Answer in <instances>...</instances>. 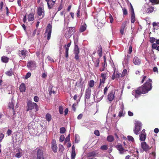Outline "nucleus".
Wrapping results in <instances>:
<instances>
[{
  "instance_id": "obj_1",
  "label": "nucleus",
  "mask_w": 159,
  "mask_h": 159,
  "mask_svg": "<svg viewBox=\"0 0 159 159\" xmlns=\"http://www.w3.org/2000/svg\"><path fill=\"white\" fill-rule=\"evenodd\" d=\"M152 80L148 79L143 85L135 90H134L132 92V94L136 98H138L141 93H146L152 89Z\"/></svg>"
},
{
  "instance_id": "obj_2",
  "label": "nucleus",
  "mask_w": 159,
  "mask_h": 159,
  "mask_svg": "<svg viewBox=\"0 0 159 159\" xmlns=\"http://www.w3.org/2000/svg\"><path fill=\"white\" fill-rule=\"evenodd\" d=\"M27 111L32 110V109H34L35 111H37L39 110V106L37 104L30 101L27 102Z\"/></svg>"
},
{
  "instance_id": "obj_3",
  "label": "nucleus",
  "mask_w": 159,
  "mask_h": 159,
  "mask_svg": "<svg viewBox=\"0 0 159 159\" xmlns=\"http://www.w3.org/2000/svg\"><path fill=\"white\" fill-rule=\"evenodd\" d=\"M37 159H44V149L43 147L37 148L36 149Z\"/></svg>"
},
{
  "instance_id": "obj_4",
  "label": "nucleus",
  "mask_w": 159,
  "mask_h": 159,
  "mask_svg": "<svg viewBox=\"0 0 159 159\" xmlns=\"http://www.w3.org/2000/svg\"><path fill=\"white\" fill-rule=\"evenodd\" d=\"M134 128V133L136 134H139V132L141 130L142 127L141 122L139 121H135Z\"/></svg>"
},
{
  "instance_id": "obj_5",
  "label": "nucleus",
  "mask_w": 159,
  "mask_h": 159,
  "mask_svg": "<svg viewBox=\"0 0 159 159\" xmlns=\"http://www.w3.org/2000/svg\"><path fill=\"white\" fill-rule=\"evenodd\" d=\"M52 31V25L50 24H48L46 28V30L44 33V37H47L48 40L50 39Z\"/></svg>"
},
{
  "instance_id": "obj_6",
  "label": "nucleus",
  "mask_w": 159,
  "mask_h": 159,
  "mask_svg": "<svg viewBox=\"0 0 159 159\" xmlns=\"http://www.w3.org/2000/svg\"><path fill=\"white\" fill-rule=\"evenodd\" d=\"M123 65L124 68V70L122 72V73L121 75V77L124 76L127 74V71L126 68H128L129 67V66L128 65V61L127 59H126L123 62Z\"/></svg>"
},
{
  "instance_id": "obj_7",
  "label": "nucleus",
  "mask_w": 159,
  "mask_h": 159,
  "mask_svg": "<svg viewBox=\"0 0 159 159\" xmlns=\"http://www.w3.org/2000/svg\"><path fill=\"white\" fill-rule=\"evenodd\" d=\"M108 71L106 72L105 73L102 72L101 74V78L99 85V87L102 86L103 84L105 82L108 75Z\"/></svg>"
},
{
  "instance_id": "obj_8",
  "label": "nucleus",
  "mask_w": 159,
  "mask_h": 159,
  "mask_svg": "<svg viewBox=\"0 0 159 159\" xmlns=\"http://www.w3.org/2000/svg\"><path fill=\"white\" fill-rule=\"evenodd\" d=\"M18 54L22 59H24L26 56H30L29 52L26 50H20L19 51Z\"/></svg>"
},
{
  "instance_id": "obj_9",
  "label": "nucleus",
  "mask_w": 159,
  "mask_h": 159,
  "mask_svg": "<svg viewBox=\"0 0 159 159\" xmlns=\"http://www.w3.org/2000/svg\"><path fill=\"white\" fill-rule=\"evenodd\" d=\"M27 66L28 68L31 70L35 69L36 67V64L35 61H28Z\"/></svg>"
},
{
  "instance_id": "obj_10",
  "label": "nucleus",
  "mask_w": 159,
  "mask_h": 159,
  "mask_svg": "<svg viewBox=\"0 0 159 159\" xmlns=\"http://www.w3.org/2000/svg\"><path fill=\"white\" fill-rule=\"evenodd\" d=\"M141 146L143 150L145 152L148 151L151 148L145 142H142Z\"/></svg>"
},
{
  "instance_id": "obj_11",
  "label": "nucleus",
  "mask_w": 159,
  "mask_h": 159,
  "mask_svg": "<svg viewBox=\"0 0 159 159\" xmlns=\"http://www.w3.org/2000/svg\"><path fill=\"white\" fill-rule=\"evenodd\" d=\"M51 149L53 152H57L58 148L56 144V140L53 139L51 143Z\"/></svg>"
},
{
  "instance_id": "obj_12",
  "label": "nucleus",
  "mask_w": 159,
  "mask_h": 159,
  "mask_svg": "<svg viewBox=\"0 0 159 159\" xmlns=\"http://www.w3.org/2000/svg\"><path fill=\"white\" fill-rule=\"evenodd\" d=\"M37 13L39 16H42L41 18H43L44 16V10L42 7H38L37 9Z\"/></svg>"
},
{
  "instance_id": "obj_13",
  "label": "nucleus",
  "mask_w": 159,
  "mask_h": 159,
  "mask_svg": "<svg viewBox=\"0 0 159 159\" xmlns=\"http://www.w3.org/2000/svg\"><path fill=\"white\" fill-rule=\"evenodd\" d=\"M115 91L112 90L109 93L108 95V99L109 101H112L115 98Z\"/></svg>"
},
{
  "instance_id": "obj_14",
  "label": "nucleus",
  "mask_w": 159,
  "mask_h": 159,
  "mask_svg": "<svg viewBox=\"0 0 159 159\" xmlns=\"http://www.w3.org/2000/svg\"><path fill=\"white\" fill-rule=\"evenodd\" d=\"M91 89L90 88H88L86 89L85 94V98L86 99H89L91 94Z\"/></svg>"
},
{
  "instance_id": "obj_15",
  "label": "nucleus",
  "mask_w": 159,
  "mask_h": 159,
  "mask_svg": "<svg viewBox=\"0 0 159 159\" xmlns=\"http://www.w3.org/2000/svg\"><path fill=\"white\" fill-rule=\"evenodd\" d=\"M133 61L135 65H140L141 64V60L138 57L135 56L133 58Z\"/></svg>"
},
{
  "instance_id": "obj_16",
  "label": "nucleus",
  "mask_w": 159,
  "mask_h": 159,
  "mask_svg": "<svg viewBox=\"0 0 159 159\" xmlns=\"http://www.w3.org/2000/svg\"><path fill=\"white\" fill-rule=\"evenodd\" d=\"M130 5L131 6V22L133 23H134L135 22V14L134 13L133 7L131 3H130Z\"/></svg>"
},
{
  "instance_id": "obj_17",
  "label": "nucleus",
  "mask_w": 159,
  "mask_h": 159,
  "mask_svg": "<svg viewBox=\"0 0 159 159\" xmlns=\"http://www.w3.org/2000/svg\"><path fill=\"white\" fill-rule=\"evenodd\" d=\"M17 153L15 155V157L20 158L22 156V150L20 148H18L16 149Z\"/></svg>"
},
{
  "instance_id": "obj_18",
  "label": "nucleus",
  "mask_w": 159,
  "mask_h": 159,
  "mask_svg": "<svg viewBox=\"0 0 159 159\" xmlns=\"http://www.w3.org/2000/svg\"><path fill=\"white\" fill-rule=\"evenodd\" d=\"M87 27V25L85 22H83L81 24V25L79 31L80 32H83L85 30Z\"/></svg>"
},
{
  "instance_id": "obj_19",
  "label": "nucleus",
  "mask_w": 159,
  "mask_h": 159,
  "mask_svg": "<svg viewBox=\"0 0 159 159\" xmlns=\"http://www.w3.org/2000/svg\"><path fill=\"white\" fill-rule=\"evenodd\" d=\"M34 15L33 13H30L27 16V19L29 21H32L34 20Z\"/></svg>"
},
{
  "instance_id": "obj_20",
  "label": "nucleus",
  "mask_w": 159,
  "mask_h": 159,
  "mask_svg": "<svg viewBox=\"0 0 159 159\" xmlns=\"http://www.w3.org/2000/svg\"><path fill=\"white\" fill-rule=\"evenodd\" d=\"M19 89L21 92H24L26 90V86L24 83H21Z\"/></svg>"
},
{
  "instance_id": "obj_21",
  "label": "nucleus",
  "mask_w": 159,
  "mask_h": 159,
  "mask_svg": "<svg viewBox=\"0 0 159 159\" xmlns=\"http://www.w3.org/2000/svg\"><path fill=\"white\" fill-rule=\"evenodd\" d=\"M140 140L141 141H144L145 140L146 138V135H144L142 132L139 135Z\"/></svg>"
},
{
  "instance_id": "obj_22",
  "label": "nucleus",
  "mask_w": 159,
  "mask_h": 159,
  "mask_svg": "<svg viewBox=\"0 0 159 159\" xmlns=\"http://www.w3.org/2000/svg\"><path fill=\"white\" fill-rule=\"evenodd\" d=\"M55 3V1L52 0H49L48 2V7L49 9L52 8L53 6Z\"/></svg>"
},
{
  "instance_id": "obj_23",
  "label": "nucleus",
  "mask_w": 159,
  "mask_h": 159,
  "mask_svg": "<svg viewBox=\"0 0 159 159\" xmlns=\"http://www.w3.org/2000/svg\"><path fill=\"white\" fill-rule=\"evenodd\" d=\"M45 119L49 122L52 119V116L50 113H47L45 116Z\"/></svg>"
},
{
  "instance_id": "obj_24",
  "label": "nucleus",
  "mask_w": 159,
  "mask_h": 159,
  "mask_svg": "<svg viewBox=\"0 0 159 159\" xmlns=\"http://www.w3.org/2000/svg\"><path fill=\"white\" fill-rule=\"evenodd\" d=\"M8 106L10 108H11L12 109L13 112H14L15 111L14 110V101L13 99H11V102H9Z\"/></svg>"
},
{
  "instance_id": "obj_25",
  "label": "nucleus",
  "mask_w": 159,
  "mask_h": 159,
  "mask_svg": "<svg viewBox=\"0 0 159 159\" xmlns=\"http://www.w3.org/2000/svg\"><path fill=\"white\" fill-rule=\"evenodd\" d=\"M116 147L120 153H123L124 149L121 145H117L116 146Z\"/></svg>"
},
{
  "instance_id": "obj_26",
  "label": "nucleus",
  "mask_w": 159,
  "mask_h": 159,
  "mask_svg": "<svg viewBox=\"0 0 159 159\" xmlns=\"http://www.w3.org/2000/svg\"><path fill=\"white\" fill-rule=\"evenodd\" d=\"M155 43H153L152 44V47L153 48H157V44H159V39H157L155 41Z\"/></svg>"
},
{
  "instance_id": "obj_27",
  "label": "nucleus",
  "mask_w": 159,
  "mask_h": 159,
  "mask_svg": "<svg viewBox=\"0 0 159 159\" xmlns=\"http://www.w3.org/2000/svg\"><path fill=\"white\" fill-rule=\"evenodd\" d=\"M1 61L3 62L7 63L9 61V59L7 57L3 56L1 57Z\"/></svg>"
},
{
  "instance_id": "obj_28",
  "label": "nucleus",
  "mask_w": 159,
  "mask_h": 159,
  "mask_svg": "<svg viewBox=\"0 0 159 159\" xmlns=\"http://www.w3.org/2000/svg\"><path fill=\"white\" fill-rule=\"evenodd\" d=\"M124 116V114L123 113V105L122 104L121 110H120L118 116L120 117L122 116Z\"/></svg>"
},
{
  "instance_id": "obj_29",
  "label": "nucleus",
  "mask_w": 159,
  "mask_h": 159,
  "mask_svg": "<svg viewBox=\"0 0 159 159\" xmlns=\"http://www.w3.org/2000/svg\"><path fill=\"white\" fill-rule=\"evenodd\" d=\"M98 53L100 57H102V47L101 46H99V47H98Z\"/></svg>"
},
{
  "instance_id": "obj_30",
  "label": "nucleus",
  "mask_w": 159,
  "mask_h": 159,
  "mask_svg": "<svg viewBox=\"0 0 159 159\" xmlns=\"http://www.w3.org/2000/svg\"><path fill=\"white\" fill-rule=\"evenodd\" d=\"M79 48L77 45H75L74 49V54H79Z\"/></svg>"
},
{
  "instance_id": "obj_31",
  "label": "nucleus",
  "mask_w": 159,
  "mask_h": 159,
  "mask_svg": "<svg viewBox=\"0 0 159 159\" xmlns=\"http://www.w3.org/2000/svg\"><path fill=\"white\" fill-rule=\"evenodd\" d=\"M114 138L112 135H108L107 138V139L109 142H111L113 141Z\"/></svg>"
},
{
  "instance_id": "obj_32",
  "label": "nucleus",
  "mask_w": 159,
  "mask_h": 159,
  "mask_svg": "<svg viewBox=\"0 0 159 159\" xmlns=\"http://www.w3.org/2000/svg\"><path fill=\"white\" fill-rule=\"evenodd\" d=\"M154 8L153 7H149L147 8V13H151V12H152V11H154Z\"/></svg>"
},
{
  "instance_id": "obj_33",
  "label": "nucleus",
  "mask_w": 159,
  "mask_h": 159,
  "mask_svg": "<svg viewBox=\"0 0 159 159\" xmlns=\"http://www.w3.org/2000/svg\"><path fill=\"white\" fill-rule=\"evenodd\" d=\"M6 74L8 76L12 75L13 74L12 69H10V70H9L6 72Z\"/></svg>"
},
{
  "instance_id": "obj_34",
  "label": "nucleus",
  "mask_w": 159,
  "mask_h": 159,
  "mask_svg": "<svg viewBox=\"0 0 159 159\" xmlns=\"http://www.w3.org/2000/svg\"><path fill=\"white\" fill-rule=\"evenodd\" d=\"M127 138L128 140L129 141H131L132 142H134V137L131 136V135H128L127 136Z\"/></svg>"
},
{
  "instance_id": "obj_35",
  "label": "nucleus",
  "mask_w": 159,
  "mask_h": 159,
  "mask_svg": "<svg viewBox=\"0 0 159 159\" xmlns=\"http://www.w3.org/2000/svg\"><path fill=\"white\" fill-rule=\"evenodd\" d=\"M64 150V147L62 145L60 144L59 146V150L61 152H63Z\"/></svg>"
},
{
  "instance_id": "obj_36",
  "label": "nucleus",
  "mask_w": 159,
  "mask_h": 159,
  "mask_svg": "<svg viewBox=\"0 0 159 159\" xmlns=\"http://www.w3.org/2000/svg\"><path fill=\"white\" fill-rule=\"evenodd\" d=\"M75 150H72L71 153V159H74L75 157Z\"/></svg>"
},
{
  "instance_id": "obj_37",
  "label": "nucleus",
  "mask_w": 159,
  "mask_h": 159,
  "mask_svg": "<svg viewBox=\"0 0 159 159\" xmlns=\"http://www.w3.org/2000/svg\"><path fill=\"white\" fill-rule=\"evenodd\" d=\"M127 23L128 21H127V20H125L122 23L121 26L122 28L124 30L126 26Z\"/></svg>"
},
{
  "instance_id": "obj_38",
  "label": "nucleus",
  "mask_w": 159,
  "mask_h": 159,
  "mask_svg": "<svg viewBox=\"0 0 159 159\" xmlns=\"http://www.w3.org/2000/svg\"><path fill=\"white\" fill-rule=\"evenodd\" d=\"M89 84L90 87H93L94 84V81L93 80H91L89 82Z\"/></svg>"
},
{
  "instance_id": "obj_39",
  "label": "nucleus",
  "mask_w": 159,
  "mask_h": 159,
  "mask_svg": "<svg viewBox=\"0 0 159 159\" xmlns=\"http://www.w3.org/2000/svg\"><path fill=\"white\" fill-rule=\"evenodd\" d=\"M96 153L95 152H92L88 154V155L89 157H93L96 155Z\"/></svg>"
},
{
  "instance_id": "obj_40",
  "label": "nucleus",
  "mask_w": 159,
  "mask_h": 159,
  "mask_svg": "<svg viewBox=\"0 0 159 159\" xmlns=\"http://www.w3.org/2000/svg\"><path fill=\"white\" fill-rule=\"evenodd\" d=\"M66 131V129L64 127H61L60 129V133L61 134L64 133Z\"/></svg>"
},
{
  "instance_id": "obj_41",
  "label": "nucleus",
  "mask_w": 159,
  "mask_h": 159,
  "mask_svg": "<svg viewBox=\"0 0 159 159\" xmlns=\"http://www.w3.org/2000/svg\"><path fill=\"white\" fill-rule=\"evenodd\" d=\"M3 115L2 112H0V123H2L3 121L2 117Z\"/></svg>"
},
{
  "instance_id": "obj_42",
  "label": "nucleus",
  "mask_w": 159,
  "mask_h": 159,
  "mask_svg": "<svg viewBox=\"0 0 159 159\" xmlns=\"http://www.w3.org/2000/svg\"><path fill=\"white\" fill-rule=\"evenodd\" d=\"M60 114H62L63 113V109L62 106H60L59 108Z\"/></svg>"
},
{
  "instance_id": "obj_43",
  "label": "nucleus",
  "mask_w": 159,
  "mask_h": 159,
  "mask_svg": "<svg viewBox=\"0 0 159 159\" xmlns=\"http://www.w3.org/2000/svg\"><path fill=\"white\" fill-rule=\"evenodd\" d=\"M122 9L123 12V14L124 15H126L127 14L128 12L126 9L125 8V7H122Z\"/></svg>"
},
{
  "instance_id": "obj_44",
  "label": "nucleus",
  "mask_w": 159,
  "mask_h": 159,
  "mask_svg": "<svg viewBox=\"0 0 159 159\" xmlns=\"http://www.w3.org/2000/svg\"><path fill=\"white\" fill-rule=\"evenodd\" d=\"M65 138V137L63 135H60V137L59 141H61V142H62L64 140Z\"/></svg>"
},
{
  "instance_id": "obj_45",
  "label": "nucleus",
  "mask_w": 159,
  "mask_h": 159,
  "mask_svg": "<svg viewBox=\"0 0 159 159\" xmlns=\"http://www.w3.org/2000/svg\"><path fill=\"white\" fill-rule=\"evenodd\" d=\"M156 41V39L154 37H150V42L151 43H154V42H155Z\"/></svg>"
},
{
  "instance_id": "obj_46",
  "label": "nucleus",
  "mask_w": 159,
  "mask_h": 159,
  "mask_svg": "<svg viewBox=\"0 0 159 159\" xmlns=\"http://www.w3.org/2000/svg\"><path fill=\"white\" fill-rule=\"evenodd\" d=\"M69 48H67L66 47V57L67 58L69 56Z\"/></svg>"
},
{
  "instance_id": "obj_47",
  "label": "nucleus",
  "mask_w": 159,
  "mask_h": 159,
  "mask_svg": "<svg viewBox=\"0 0 159 159\" xmlns=\"http://www.w3.org/2000/svg\"><path fill=\"white\" fill-rule=\"evenodd\" d=\"M108 88L109 87H107V86L104 88V94H107Z\"/></svg>"
},
{
  "instance_id": "obj_48",
  "label": "nucleus",
  "mask_w": 159,
  "mask_h": 159,
  "mask_svg": "<svg viewBox=\"0 0 159 159\" xmlns=\"http://www.w3.org/2000/svg\"><path fill=\"white\" fill-rule=\"evenodd\" d=\"M153 3L158 4L159 3V0H150Z\"/></svg>"
},
{
  "instance_id": "obj_49",
  "label": "nucleus",
  "mask_w": 159,
  "mask_h": 159,
  "mask_svg": "<svg viewBox=\"0 0 159 159\" xmlns=\"http://www.w3.org/2000/svg\"><path fill=\"white\" fill-rule=\"evenodd\" d=\"M31 75V73H30V72L27 73L26 74V75H25V79H28V78L30 77V76Z\"/></svg>"
},
{
  "instance_id": "obj_50",
  "label": "nucleus",
  "mask_w": 159,
  "mask_h": 159,
  "mask_svg": "<svg viewBox=\"0 0 159 159\" xmlns=\"http://www.w3.org/2000/svg\"><path fill=\"white\" fill-rule=\"evenodd\" d=\"M100 63V60L99 58H98V59H96V67H98V66H99V64Z\"/></svg>"
},
{
  "instance_id": "obj_51",
  "label": "nucleus",
  "mask_w": 159,
  "mask_h": 159,
  "mask_svg": "<svg viewBox=\"0 0 159 159\" xmlns=\"http://www.w3.org/2000/svg\"><path fill=\"white\" fill-rule=\"evenodd\" d=\"M101 148L102 150H107V145L102 146Z\"/></svg>"
},
{
  "instance_id": "obj_52",
  "label": "nucleus",
  "mask_w": 159,
  "mask_h": 159,
  "mask_svg": "<svg viewBox=\"0 0 159 159\" xmlns=\"http://www.w3.org/2000/svg\"><path fill=\"white\" fill-rule=\"evenodd\" d=\"M4 135L2 133H0V142H1L2 140L3 139L4 137Z\"/></svg>"
},
{
  "instance_id": "obj_53",
  "label": "nucleus",
  "mask_w": 159,
  "mask_h": 159,
  "mask_svg": "<svg viewBox=\"0 0 159 159\" xmlns=\"http://www.w3.org/2000/svg\"><path fill=\"white\" fill-rule=\"evenodd\" d=\"M70 134H69L68 135L67 137L65 139V142H67V141H70Z\"/></svg>"
},
{
  "instance_id": "obj_54",
  "label": "nucleus",
  "mask_w": 159,
  "mask_h": 159,
  "mask_svg": "<svg viewBox=\"0 0 159 159\" xmlns=\"http://www.w3.org/2000/svg\"><path fill=\"white\" fill-rule=\"evenodd\" d=\"M132 51V46L130 45L129 48L128 53L129 54H131Z\"/></svg>"
},
{
  "instance_id": "obj_55",
  "label": "nucleus",
  "mask_w": 159,
  "mask_h": 159,
  "mask_svg": "<svg viewBox=\"0 0 159 159\" xmlns=\"http://www.w3.org/2000/svg\"><path fill=\"white\" fill-rule=\"evenodd\" d=\"M48 91L50 95H51L52 93L54 94L55 93V91H52V89H49Z\"/></svg>"
},
{
  "instance_id": "obj_56",
  "label": "nucleus",
  "mask_w": 159,
  "mask_h": 159,
  "mask_svg": "<svg viewBox=\"0 0 159 159\" xmlns=\"http://www.w3.org/2000/svg\"><path fill=\"white\" fill-rule=\"evenodd\" d=\"M39 98L37 96H35L34 97V101L36 102H37L39 101Z\"/></svg>"
},
{
  "instance_id": "obj_57",
  "label": "nucleus",
  "mask_w": 159,
  "mask_h": 159,
  "mask_svg": "<svg viewBox=\"0 0 159 159\" xmlns=\"http://www.w3.org/2000/svg\"><path fill=\"white\" fill-rule=\"evenodd\" d=\"M78 86L80 87H82L83 86V82L80 81L78 84Z\"/></svg>"
},
{
  "instance_id": "obj_58",
  "label": "nucleus",
  "mask_w": 159,
  "mask_h": 159,
  "mask_svg": "<svg viewBox=\"0 0 159 159\" xmlns=\"http://www.w3.org/2000/svg\"><path fill=\"white\" fill-rule=\"evenodd\" d=\"M48 59L51 62H54V60L52 57H51L48 56L47 57Z\"/></svg>"
},
{
  "instance_id": "obj_59",
  "label": "nucleus",
  "mask_w": 159,
  "mask_h": 159,
  "mask_svg": "<svg viewBox=\"0 0 159 159\" xmlns=\"http://www.w3.org/2000/svg\"><path fill=\"white\" fill-rule=\"evenodd\" d=\"M79 54H75V58L76 60H78L79 59Z\"/></svg>"
},
{
  "instance_id": "obj_60",
  "label": "nucleus",
  "mask_w": 159,
  "mask_h": 159,
  "mask_svg": "<svg viewBox=\"0 0 159 159\" xmlns=\"http://www.w3.org/2000/svg\"><path fill=\"white\" fill-rule=\"evenodd\" d=\"M94 134L97 136H99L100 135L99 132L98 130H96L94 132Z\"/></svg>"
},
{
  "instance_id": "obj_61",
  "label": "nucleus",
  "mask_w": 159,
  "mask_h": 159,
  "mask_svg": "<svg viewBox=\"0 0 159 159\" xmlns=\"http://www.w3.org/2000/svg\"><path fill=\"white\" fill-rule=\"evenodd\" d=\"M11 133H12V131H11V129H8L7 132V134L8 135H11Z\"/></svg>"
},
{
  "instance_id": "obj_62",
  "label": "nucleus",
  "mask_w": 159,
  "mask_h": 159,
  "mask_svg": "<svg viewBox=\"0 0 159 159\" xmlns=\"http://www.w3.org/2000/svg\"><path fill=\"white\" fill-rule=\"evenodd\" d=\"M82 117H83V114H80L78 116L77 118L78 119H81V118Z\"/></svg>"
},
{
  "instance_id": "obj_63",
  "label": "nucleus",
  "mask_w": 159,
  "mask_h": 159,
  "mask_svg": "<svg viewBox=\"0 0 159 159\" xmlns=\"http://www.w3.org/2000/svg\"><path fill=\"white\" fill-rule=\"evenodd\" d=\"M120 32L121 34H123L124 33V30L122 26H121V28L120 30Z\"/></svg>"
},
{
  "instance_id": "obj_64",
  "label": "nucleus",
  "mask_w": 159,
  "mask_h": 159,
  "mask_svg": "<svg viewBox=\"0 0 159 159\" xmlns=\"http://www.w3.org/2000/svg\"><path fill=\"white\" fill-rule=\"evenodd\" d=\"M69 110L68 108H66L65 110V115H66L68 113Z\"/></svg>"
}]
</instances>
